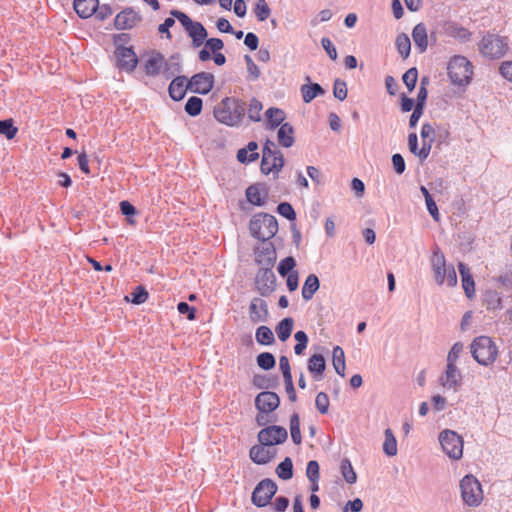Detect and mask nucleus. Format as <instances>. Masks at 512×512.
Here are the masks:
<instances>
[{
    "label": "nucleus",
    "mask_w": 512,
    "mask_h": 512,
    "mask_svg": "<svg viewBox=\"0 0 512 512\" xmlns=\"http://www.w3.org/2000/svg\"><path fill=\"white\" fill-rule=\"evenodd\" d=\"M246 103L242 100L225 97L214 108L213 114L217 121L228 126H238L245 116Z\"/></svg>",
    "instance_id": "nucleus-1"
},
{
    "label": "nucleus",
    "mask_w": 512,
    "mask_h": 512,
    "mask_svg": "<svg viewBox=\"0 0 512 512\" xmlns=\"http://www.w3.org/2000/svg\"><path fill=\"white\" fill-rule=\"evenodd\" d=\"M249 231L252 237L266 242L278 231L277 219L268 213H257L250 220Z\"/></svg>",
    "instance_id": "nucleus-2"
},
{
    "label": "nucleus",
    "mask_w": 512,
    "mask_h": 512,
    "mask_svg": "<svg viewBox=\"0 0 512 512\" xmlns=\"http://www.w3.org/2000/svg\"><path fill=\"white\" fill-rule=\"evenodd\" d=\"M470 349L474 360L483 366L492 364L498 356V347L489 336L476 337L472 341Z\"/></svg>",
    "instance_id": "nucleus-3"
},
{
    "label": "nucleus",
    "mask_w": 512,
    "mask_h": 512,
    "mask_svg": "<svg viewBox=\"0 0 512 512\" xmlns=\"http://www.w3.org/2000/svg\"><path fill=\"white\" fill-rule=\"evenodd\" d=\"M447 70L450 81L455 85L466 86L472 80L473 65L465 56H453Z\"/></svg>",
    "instance_id": "nucleus-4"
},
{
    "label": "nucleus",
    "mask_w": 512,
    "mask_h": 512,
    "mask_svg": "<svg viewBox=\"0 0 512 512\" xmlns=\"http://www.w3.org/2000/svg\"><path fill=\"white\" fill-rule=\"evenodd\" d=\"M171 16L175 17L183 26L185 32L192 40V46L199 48L208 37V32L201 22L192 20L186 13L173 9Z\"/></svg>",
    "instance_id": "nucleus-5"
},
{
    "label": "nucleus",
    "mask_w": 512,
    "mask_h": 512,
    "mask_svg": "<svg viewBox=\"0 0 512 512\" xmlns=\"http://www.w3.org/2000/svg\"><path fill=\"white\" fill-rule=\"evenodd\" d=\"M461 497L463 502L470 507H477L483 500V491L478 479L471 475H465L460 481Z\"/></svg>",
    "instance_id": "nucleus-6"
},
{
    "label": "nucleus",
    "mask_w": 512,
    "mask_h": 512,
    "mask_svg": "<svg viewBox=\"0 0 512 512\" xmlns=\"http://www.w3.org/2000/svg\"><path fill=\"white\" fill-rule=\"evenodd\" d=\"M479 50L481 54L487 58L499 59L503 57L508 50L507 38L488 33L483 36L479 44Z\"/></svg>",
    "instance_id": "nucleus-7"
},
{
    "label": "nucleus",
    "mask_w": 512,
    "mask_h": 512,
    "mask_svg": "<svg viewBox=\"0 0 512 512\" xmlns=\"http://www.w3.org/2000/svg\"><path fill=\"white\" fill-rule=\"evenodd\" d=\"M439 442L443 452L451 459L458 460L463 455V439L455 431L446 429L440 432Z\"/></svg>",
    "instance_id": "nucleus-8"
},
{
    "label": "nucleus",
    "mask_w": 512,
    "mask_h": 512,
    "mask_svg": "<svg viewBox=\"0 0 512 512\" xmlns=\"http://www.w3.org/2000/svg\"><path fill=\"white\" fill-rule=\"evenodd\" d=\"M277 490L278 486L272 479H262L260 482L257 483L252 492L251 501L253 505H255L258 508L267 506L268 504H270Z\"/></svg>",
    "instance_id": "nucleus-9"
},
{
    "label": "nucleus",
    "mask_w": 512,
    "mask_h": 512,
    "mask_svg": "<svg viewBox=\"0 0 512 512\" xmlns=\"http://www.w3.org/2000/svg\"><path fill=\"white\" fill-rule=\"evenodd\" d=\"M273 267L260 266L255 275V288L262 297L270 296L277 287Z\"/></svg>",
    "instance_id": "nucleus-10"
},
{
    "label": "nucleus",
    "mask_w": 512,
    "mask_h": 512,
    "mask_svg": "<svg viewBox=\"0 0 512 512\" xmlns=\"http://www.w3.org/2000/svg\"><path fill=\"white\" fill-rule=\"evenodd\" d=\"M257 438L261 445L270 447L284 443L288 438V432L283 426L270 425L262 428Z\"/></svg>",
    "instance_id": "nucleus-11"
},
{
    "label": "nucleus",
    "mask_w": 512,
    "mask_h": 512,
    "mask_svg": "<svg viewBox=\"0 0 512 512\" xmlns=\"http://www.w3.org/2000/svg\"><path fill=\"white\" fill-rule=\"evenodd\" d=\"M215 78L210 72H199L194 74L186 84V89L201 95L208 94L214 87Z\"/></svg>",
    "instance_id": "nucleus-12"
},
{
    "label": "nucleus",
    "mask_w": 512,
    "mask_h": 512,
    "mask_svg": "<svg viewBox=\"0 0 512 512\" xmlns=\"http://www.w3.org/2000/svg\"><path fill=\"white\" fill-rule=\"evenodd\" d=\"M114 56L116 58V67L120 71H125L127 73L133 72L139 63L138 56L132 46L115 49Z\"/></svg>",
    "instance_id": "nucleus-13"
},
{
    "label": "nucleus",
    "mask_w": 512,
    "mask_h": 512,
    "mask_svg": "<svg viewBox=\"0 0 512 512\" xmlns=\"http://www.w3.org/2000/svg\"><path fill=\"white\" fill-rule=\"evenodd\" d=\"M142 15L133 7L123 8L114 19V27L117 30H131L142 22Z\"/></svg>",
    "instance_id": "nucleus-14"
},
{
    "label": "nucleus",
    "mask_w": 512,
    "mask_h": 512,
    "mask_svg": "<svg viewBox=\"0 0 512 512\" xmlns=\"http://www.w3.org/2000/svg\"><path fill=\"white\" fill-rule=\"evenodd\" d=\"M280 405V398L272 391H262L255 397V407L261 412L268 414L276 410Z\"/></svg>",
    "instance_id": "nucleus-15"
},
{
    "label": "nucleus",
    "mask_w": 512,
    "mask_h": 512,
    "mask_svg": "<svg viewBox=\"0 0 512 512\" xmlns=\"http://www.w3.org/2000/svg\"><path fill=\"white\" fill-rule=\"evenodd\" d=\"M249 319L253 324L268 321L269 311L265 300L258 297L251 300L249 304Z\"/></svg>",
    "instance_id": "nucleus-16"
},
{
    "label": "nucleus",
    "mask_w": 512,
    "mask_h": 512,
    "mask_svg": "<svg viewBox=\"0 0 512 512\" xmlns=\"http://www.w3.org/2000/svg\"><path fill=\"white\" fill-rule=\"evenodd\" d=\"M262 247L255 249V262L259 266L273 267L277 254L272 242H263Z\"/></svg>",
    "instance_id": "nucleus-17"
},
{
    "label": "nucleus",
    "mask_w": 512,
    "mask_h": 512,
    "mask_svg": "<svg viewBox=\"0 0 512 512\" xmlns=\"http://www.w3.org/2000/svg\"><path fill=\"white\" fill-rule=\"evenodd\" d=\"M247 201L254 205L261 207L265 204L268 196V188L265 183L251 184L245 191Z\"/></svg>",
    "instance_id": "nucleus-18"
},
{
    "label": "nucleus",
    "mask_w": 512,
    "mask_h": 512,
    "mask_svg": "<svg viewBox=\"0 0 512 512\" xmlns=\"http://www.w3.org/2000/svg\"><path fill=\"white\" fill-rule=\"evenodd\" d=\"M164 65V55L156 50H153L149 58L144 62L143 69L147 76L156 77L162 74Z\"/></svg>",
    "instance_id": "nucleus-19"
},
{
    "label": "nucleus",
    "mask_w": 512,
    "mask_h": 512,
    "mask_svg": "<svg viewBox=\"0 0 512 512\" xmlns=\"http://www.w3.org/2000/svg\"><path fill=\"white\" fill-rule=\"evenodd\" d=\"M431 265L436 283L442 285L445 281L447 266L445 256L438 247L433 251Z\"/></svg>",
    "instance_id": "nucleus-20"
},
{
    "label": "nucleus",
    "mask_w": 512,
    "mask_h": 512,
    "mask_svg": "<svg viewBox=\"0 0 512 512\" xmlns=\"http://www.w3.org/2000/svg\"><path fill=\"white\" fill-rule=\"evenodd\" d=\"M182 72V58L180 53L172 54L167 60L164 58L162 75L166 80L178 76Z\"/></svg>",
    "instance_id": "nucleus-21"
},
{
    "label": "nucleus",
    "mask_w": 512,
    "mask_h": 512,
    "mask_svg": "<svg viewBox=\"0 0 512 512\" xmlns=\"http://www.w3.org/2000/svg\"><path fill=\"white\" fill-rule=\"evenodd\" d=\"M442 31L445 35L458 39L462 42L469 41L471 37V33L468 29L454 21H445L442 24Z\"/></svg>",
    "instance_id": "nucleus-22"
},
{
    "label": "nucleus",
    "mask_w": 512,
    "mask_h": 512,
    "mask_svg": "<svg viewBox=\"0 0 512 512\" xmlns=\"http://www.w3.org/2000/svg\"><path fill=\"white\" fill-rule=\"evenodd\" d=\"M458 270L461 276L462 288L467 298L472 299L475 295V282L469 267L463 262L458 263Z\"/></svg>",
    "instance_id": "nucleus-23"
},
{
    "label": "nucleus",
    "mask_w": 512,
    "mask_h": 512,
    "mask_svg": "<svg viewBox=\"0 0 512 512\" xmlns=\"http://www.w3.org/2000/svg\"><path fill=\"white\" fill-rule=\"evenodd\" d=\"M187 77L184 75H178L172 78V81L168 87V93L172 100L181 101L188 89H186L185 82H187Z\"/></svg>",
    "instance_id": "nucleus-24"
},
{
    "label": "nucleus",
    "mask_w": 512,
    "mask_h": 512,
    "mask_svg": "<svg viewBox=\"0 0 512 512\" xmlns=\"http://www.w3.org/2000/svg\"><path fill=\"white\" fill-rule=\"evenodd\" d=\"M73 8L81 19H88L96 12L98 0H74Z\"/></svg>",
    "instance_id": "nucleus-25"
},
{
    "label": "nucleus",
    "mask_w": 512,
    "mask_h": 512,
    "mask_svg": "<svg viewBox=\"0 0 512 512\" xmlns=\"http://www.w3.org/2000/svg\"><path fill=\"white\" fill-rule=\"evenodd\" d=\"M265 447L266 446H263L260 443L251 447L249 456L254 463L265 465L274 458L275 451L271 452L269 449H265Z\"/></svg>",
    "instance_id": "nucleus-26"
},
{
    "label": "nucleus",
    "mask_w": 512,
    "mask_h": 512,
    "mask_svg": "<svg viewBox=\"0 0 512 512\" xmlns=\"http://www.w3.org/2000/svg\"><path fill=\"white\" fill-rule=\"evenodd\" d=\"M308 371L313 375L316 381L322 379L326 369V361L322 354H313L308 360Z\"/></svg>",
    "instance_id": "nucleus-27"
},
{
    "label": "nucleus",
    "mask_w": 512,
    "mask_h": 512,
    "mask_svg": "<svg viewBox=\"0 0 512 512\" xmlns=\"http://www.w3.org/2000/svg\"><path fill=\"white\" fill-rule=\"evenodd\" d=\"M294 132V127L290 123H283L277 133L279 144L284 148L293 146L295 142Z\"/></svg>",
    "instance_id": "nucleus-28"
},
{
    "label": "nucleus",
    "mask_w": 512,
    "mask_h": 512,
    "mask_svg": "<svg viewBox=\"0 0 512 512\" xmlns=\"http://www.w3.org/2000/svg\"><path fill=\"white\" fill-rule=\"evenodd\" d=\"M412 38L414 40L415 45L419 49L420 53H423L427 50L428 47V36L427 29L424 23H418L412 31Z\"/></svg>",
    "instance_id": "nucleus-29"
},
{
    "label": "nucleus",
    "mask_w": 512,
    "mask_h": 512,
    "mask_svg": "<svg viewBox=\"0 0 512 512\" xmlns=\"http://www.w3.org/2000/svg\"><path fill=\"white\" fill-rule=\"evenodd\" d=\"M320 288V281L316 274H309L302 286V298L309 301Z\"/></svg>",
    "instance_id": "nucleus-30"
},
{
    "label": "nucleus",
    "mask_w": 512,
    "mask_h": 512,
    "mask_svg": "<svg viewBox=\"0 0 512 512\" xmlns=\"http://www.w3.org/2000/svg\"><path fill=\"white\" fill-rule=\"evenodd\" d=\"M266 119H267V129L274 130L277 127L281 126L283 124V121L285 119V113L282 109L277 107H270L265 112Z\"/></svg>",
    "instance_id": "nucleus-31"
},
{
    "label": "nucleus",
    "mask_w": 512,
    "mask_h": 512,
    "mask_svg": "<svg viewBox=\"0 0 512 512\" xmlns=\"http://www.w3.org/2000/svg\"><path fill=\"white\" fill-rule=\"evenodd\" d=\"M445 378L446 381L442 383L443 386L449 389L453 388L456 390L457 386L461 382L462 376L455 364L447 363Z\"/></svg>",
    "instance_id": "nucleus-32"
},
{
    "label": "nucleus",
    "mask_w": 512,
    "mask_h": 512,
    "mask_svg": "<svg viewBox=\"0 0 512 512\" xmlns=\"http://www.w3.org/2000/svg\"><path fill=\"white\" fill-rule=\"evenodd\" d=\"M300 91L305 103H310L314 98L325 94V89L318 83L304 84Z\"/></svg>",
    "instance_id": "nucleus-33"
},
{
    "label": "nucleus",
    "mask_w": 512,
    "mask_h": 512,
    "mask_svg": "<svg viewBox=\"0 0 512 512\" xmlns=\"http://www.w3.org/2000/svg\"><path fill=\"white\" fill-rule=\"evenodd\" d=\"M252 383L258 389H273L278 386L279 378L277 375L255 374Z\"/></svg>",
    "instance_id": "nucleus-34"
},
{
    "label": "nucleus",
    "mask_w": 512,
    "mask_h": 512,
    "mask_svg": "<svg viewBox=\"0 0 512 512\" xmlns=\"http://www.w3.org/2000/svg\"><path fill=\"white\" fill-rule=\"evenodd\" d=\"M332 364L336 373L341 377H344L346 369L345 354L344 350L340 346H335L333 348Z\"/></svg>",
    "instance_id": "nucleus-35"
},
{
    "label": "nucleus",
    "mask_w": 512,
    "mask_h": 512,
    "mask_svg": "<svg viewBox=\"0 0 512 512\" xmlns=\"http://www.w3.org/2000/svg\"><path fill=\"white\" fill-rule=\"evenodd\" d=\"M294 320L292 317L282 319L276 326V334L281 341H286L292 333Z\"/></svg>",
    "instance_id": "nucleus-36"
},
{
    "label": "nucleus",
    "mask_w": 512,
    "mask_h": 512,
    "mask_svg": "<svg viewBox=\"0 0 512 512\" xmlns=\"http://www.w3.org/2000/svg\"><path fill=\"white\" fill-rule=\"evenodd\" d=\"M271 159V165L266 164L265 167H260V170L264 175H268L270 173L278 174L284 167L285 160L281 151H277V154H275Z\"/></svg>",
    "instance_id": "nucleus-37"
},
{
    "label": "nucleus",
    "mask_w": 512,
    "mask_h": 512,
    "mask_svg": "<svg viewBox=\"0 0 512 512\" xmlns=\"http://www.w3.org/2000/svg\"><path fill=\"white\" fill-rule=\"evenodd\" d=\"M275 472L280 479L290 480L293 477L292 459L285 457L284 460L277 465Z\"/></svg>",
    "instance_id": "nucleus-38"
},
{
    "label": "nucleus",
    "mask_w": 512,
    "mask_h": 512,
    "mask_svg": "<svg viewBox=\"0 0 512 512\" xmlns=\"http://www.w3.org/2000/svg\"><path fill=\"white\" fill-rule=\"evenodd\" d=\"M384 436L383 452L389 457L395 456L397 454V441L393 431L390 428H387L384 431Z\"/></svg>",
    "instance_id": "nucleus-39"
},
{
    "label": "nucleus",
    "mask_w": 512,
    "mask_h": 512,
    "mask_svg": "<svg viewBox=\"0 0 512 512\" xmlns=\"http://www.w3.org/2000/svg\"><path fill=\"white\" fill-rule=\"evenodd\" d=\"M255 338L260 345H272L275 342L272 330L265 325L259 326L256 329Z\"/></svg>",
    "instance_id": "nucleus-40"
},
{
    "label": "nucleus",
    "mask_w": 512,
    "mask_h": 512,
    "mask_svg": "<svg viewBox=\"0 0 512 512\" xmlns=\"http://www.w3.org/2000/svg\"><path fill=\"white\" fill-rule=\"evenodd\" d=\"M203 108V100L198 96H191L188 98L184 110L191 116L196 117L201 114Z\"/></svg>",
    "instance_id": "nucleus-41"
},
{
    "label": "nucleus",
    "mask_w": 512,
    "mask_h": 512,
    "mask_svg": "<svg viewBox=\"0 0 512 512\" xmlns=\"http://www.w3.org/2000/svg\"><path fill=\"white\" fill-rule=\"evenodd\" d=\"M397 51L402 56L403 59H406L410 55L411 51V41L407 34L401 33L396 37L395 41Z\"/></svg>",
    "instance_id": "nucleus-42"
},
{
    "label": "nucleus",
    "mask_w": 512,
    "mask_h": 512,
    "mask_svg": "<svg viewBox=\"0 0 512 512\" xmlns=\"http://www.w3.org/2000/svg\"><path fill=\"white\" fill-rule=\"evenodd\" d=\"M340 470L343 478L348 484H354L357 481V475L348 458L341 460Z\"/></svg>",
    "instance_id": "nucleus-43"
},
{
    "label": "nucleus",
    "mask_w": 512,
    "mask_h": 512,
    "mask_svg": "<svg viewBox=\"0 0 512 512\" xmlns=\"http://www.w3.org/2000/svg\"><path fill=\"white\" fill-rule=\"evenodd\" d=\"M18 133V127L14 125L12 118L0 120V134L4 135L8 140H12Z\"/></svg>",
    "instance_id": "nucleus-44"
},
{
    "label": "nucleus",
    "mask_w": 512,
    "mask_h": 512,
    "mask_svg": "<svg viewBox=\"0 0 512 512\" xmlns=\"http://www.w3.org/2000/svg\"><path fill=\"white\" fill-rule=\"evenodd\" d=\"M290 433L294 444L299 445L302 442L300 431V418L298 413H293L290 417Z\"/></svg>",
    "instance_id": "nucleus-45"
},
{
    "label": "nucleus",
    "mask_w": 512,
    "mask_h": 512,
    "mask_svg": "<svg viewBox=\"0 0 512 512\" xmlns=\"http://www.w3.org/2000/svg\"><path fill=\"white\" fill-rule=\"evenodd\" d=\"M253 11L259 22L267 20L271 15V9L266 0H257Z\"/></svg>",
    "instance_id": "nucleus-46"
},
{
    "label": "nucleus",
    "mask_w": 512,
    "mask_h": 512,
    "mask_svg": "<svg viewBox=\"0 0 512 512\" xmlns=\"http://www.w3.org/2000/svg\"><path fill=\"white\" fill-rule=\"evenodd\" d=\"M277 151L280 150L277 148L275 142L270 139H266L262 149V160L260 167H265L266 164H268V160L277 154Z\"/></svg>",
    "instance_id": "nucleus-47"
},
{
    "label": "nucleus",
    "mask_w": 512,
    "mask_h": 512,
    "mask_svg": "<svg viewBox=\"0 0 512 512\" xmlns=\"http://www.w3.org/2000/svg\"><path fill=\"white\" fill-rule=\"evenodd\" d=\"M257 365L266 371L273 369L276 365V359L270 352H262L256 358Z\"/></svg>",
    "instance_id": "nucleus-48"
},
{
    "label": "nucleus",
    "mask_w": 512,
    "mask_h": 512,
    "mask_svg": "<svg viewBox=\"0 0 512 512\" xmlns=\"http://www.w3.org/2000/svg\"><path fill=\"white\" fill-rule=\"evenodd\" d=\"M296 266V260L292 256H287L284 259H282L277 267V271L280 274V276L285 277L286 275L292 273Z\"/></svg>",
    "instance_id": "nucleus-49"
},
{
    "label": "nucleus",
    "mask_w": 512,
    "mask_h": 512,
    "mask_svg": "<svg viewBox=\"0 0 512 512\" xmlns=\"http://www.w3.org/2000/svg\"><path fill=\"white\" fill-rule=\"evenodd\" d=\"M418 70L416 67L409 68L402 76V81L409 92H412L417 84Z\"/></svg>",
    "instance_id": "nucleus-50"
},
{
    "label": "nucleus",
    "mask_w": 512,
    "mask_h": 512,
    "mask_svg": "<svg viewBox=\"0 0 512 512\" xmlns=\"http://www.w3.org/2000/svg\"><path fill=\"white\" fill-rule=\"evenodd\" d=\"M276 211L279 215L294 223L297 218L293 206L289 202H281L277 205Z\"/></svg>",
    "instance_id": "nucleus-51"
},
{
    "label": "nucleus",
    "mask_w": 512,
    "mask_h": 512,
    "mask_svg": "<svg viewBox=\"0 0 512 512\" xmlns=\"http://www.w3.org/2000/svg\"><path fill=\"white\" fill-rule=\"evenodd\" d=\"M263 108L262 103L257 100L256 98H253L249 104L248 108V117L253 122H258L261 120V110Z\"/></svg>",
    "instance_id": "nucleus-52"
},
{
    "label": "nucleus",
    "mask_w": 512,
    "mask_h": 512,
    "mask_svg": "<svg viewBox=\"0 0 512 512\" xmlns=\"http://www.w3.org/2000/svg\"><path fill=\"white\" fill-rule=\"evenodd\" d=\"M347 84L345 81L337 78L333 83V95L336 99L343 101L347 98Z\"/></svg>",
    "instance_id": "nucleus-53"
},
{
    "label": "nucleus",
    "mask_w": 512,
    "mask_h": 512,
    "mask_svg": "<svg viewBox=\"0 0 512 512\" xmlns=\"http://www.w3.org/2000/svg\"><path fill=\"white\" fill-rule=\"evenodd\" d=\"M148 297H149V293L146 290V288L142 285H139L131 293V302L133 304L139 305V304L146 302Z\"/></svg>",
    "instance_id": "nucleus-54"
},
{
    "label": "nucleus",
    "mask_w": 512,
    "mask_h": 512,
    "mask_svg": "<svg viewBox=\"0 0 512 512\" xmlns=\"http://www.w3.org/2000/svg\"><path fill=\"white\" fill-rule=\"evenodd\" d=\"M306 476L310 482L319 481L320 467L316 460H310L306 467Z\"/></svg>",
    "instance_id": "nucleus-55"
},
{
    "label": "nucleus",
    "mask_w": 512,
    "mask_h": 512,
    "mask_svg": "<svg viewBox=\"0 0 512 512\" xmlns=\"http://www.w3.org/2000/svg\"><path fill=\"white\" fill-rule=\"evenodd\" d=\"M329 397L325 392H319L315 399V405L321 414H326L329 409Z\"/></svg>",
    "instance_id": "nucleus-56"
},
{
    "label": "nucleus",
    "mask_w": 512,
    "mask_h": 512,
    "mask_svg": "<svg viewBox=\"0 0 512 512\" xmlns=\"http://www.w3.org/2000/svg\"><path fill=\"white\" fill-rule=\"evenodd\" d=\"M177 310L180 314L186 315V318L190 321L196 319V308L189 305L187 302H179L177 305Z\"/></svg>",
    "instance_id": "nucleus-57"
},
{
    "label": "nucleus",
    "mask_w": 512,
    "mask_h": 512,
    "mask_svg": "<svg viewBox=\"0 0 512 512\" xmlns=\"http://www.w3.org/2000/svg\"><path fill=\"white\" fill-rule=\"evenodd\" d=\"M120 206V211L121 213L127 217V221L130 223V224H133L134 221L132 219H130L129 217L130 216H134L138 213L137 209L135 208V206L133 204H131L129 201L127 200H123L120 202L119 204Z\"/></svg>",
    "instance_id": "nucleus-58"
},
{
    "label": "nucleus",
    "mask_w": 512,
    "mask_h": 512,
    "mask_svg": "<svg viewBox=\"0 0 512 512\" xmlns=\"http://www.w3.org/2000/svg\"><path fill=\"white\" fill-rule=\"evenodd\" d=\"M434 141V138L423 139L422 147L419 149V151H417V157L421 162L425 161L428 158Z\"/></svg>",
    "instance_id": "nucleus-59"
},
{
    "label": "nucleus",
    "mask_w": 512,
    "mask_h": 512,
    "mask_svg": "<svg viewBox=\"0 0 512 512\" xmlns=\"http://www.w3.org/2000/svg\"><path fill=\"white\" fill-rule=\"evenodd\" d=\"M391 161L395 173L398 175H402L406 169V164L403 156L400 153H395L392 155Z\"/></svg>",
    "instance_id": "nucleus-60"
},
{
    "label": "nucleus",
    "mask_w": 512,
    "mask_h": 512,
    "mask_svg": "<svg viewBox=\"0 0 512 512\" xmlns=\"http://www.w3.org/2000/svg\"><path fill=\"white\" fill-rule=\"evenodd\" d=\"M259 158V153L248 154L247 149L241 148L237 151V160L240 163L247 164L256 161Z\"/></svg>",
    "instance_id": "nucleus-61"
},
{
    "label": "nucleus",
    "mask_w": 512,
    "mask_h": 512,
    "mask_svg": "<svg viewBox=\"0 0 512 512\" xmlns=\"http://www.w3.org/2000/svg\"><path fill=\"white\" fill-rule=\"evenodd\" d=\"M244 60L247 65V70L249 73V77L252 80H257L260 77V70L258 66L254 63L252 58L249 55L244 56Z\"/></svg>",
    "instance_id": "nucleus-62"
},
{
    "label": "nucleus",
    "mask_w": 512,
    "mask_h": 512,
    "mask_svg": "<svg viewBox=\"0 0 512 512\" xmlns=\"http://www.w3.org/2000/svg\"><path fill=\"white\" fill-rule=\"evenodd\" d=\"M175 17H168L164 20L162 24L158 26V31L160 34H165L168 40L172 39V34L170 32V28L175 25Z\"/></svg>",
    "instance_id": "nucleus-63"
},
{
    "label": "nucleus",
    "mask_w": 512,
    "mask_h": 512,
    "mask_svg": "<svg viewBox=\"0 0 512 512\" xmlns=\"http://www.w3.org/2000/svg\"><path fill=\"white\" fill-rule=\"evenodd\" d=\"M112 14H113V10H112V7L110 6V4L100 5L99 3H98V8H97L96 12L94 13L96 19H98L100 21H104L105 19L110 17Z\"/></svg>",
    "instance_id": "nucleus-64"
}]
</instances>
